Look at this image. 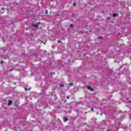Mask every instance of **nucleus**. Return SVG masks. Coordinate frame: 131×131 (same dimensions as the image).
Masks as SVG:
<instances>
[{
    "instance_id": "obj_7",
    "label": "nucleus",
    "mask_w": 131,
    "mask_h": 131,
    "mask_svg": "<svg viewBox=\"0 0 131 131\" xmlns=\"http://www.w3.org/2000/svg\"><path fill=\"white\" fill-rule=\"evenodd\" d=\"M4 62H5V61H4V60H2V61L0 62L1 64H3V63H4Z\"/></svg>"
},
{
    "instance_id": "obj_18",
    "label": "nucleus",
    "mask_w": 131,
    "mask_h": 131,
    "mask_svg": "<svg viewBox=\"0 0 131 131\" xmlns=\"http://www.w3.org/2000/svg\"><path fill=\"white\" fill-rule=\"evenodd\" d=\"M25 91H27V89L25 88Z\"/></svg>"
},
{
    "instance_id": "obj_16",
    "label": "nucleus",
    "mask_w": 131,
    "mask_h": 131,
    "mask_svg": "<svg viewBox=\"0 0 131 131\" xmlns=\"http://www.w3.org/2000/svg\"><path fill=\"white\" fill-rule=\"evenodd\" d=\"M73 6H76V3H73Z\"/></svg>"
},
{
    "instance_id": "obj_3",
    "label": "nucleus",
    "mask_w": 131,
    "mask_h": 131,
    "mask_svg": "<svg viewBox=\"0 0 131 131\" xmlns=\"http://www.w3.org/2000/svg\"><path fill=\"white\" fill-rule=\"evenodd\" d=\"M117 16H119V14L118 13H114L113 14V17H117Z\"/></svg>"
},
{
    "instance_id": "obj_6",
    "label": "nucleus",
    "mask_w": 131,
    "mask_h": 131,
    "mask_svg": "<svg viewBox=\"0 0 131 131\" xmlns=\"http://www.w3.org/2000/svg\"><path fill=\"white\" fill-rule=\"evenodd\" d=\"M68 120V118L65 117V118H64V121H67Z\"/></svg>"
},
{
    "instance_id": "obj_20",
    "label": "nucleus",
    "mask_w": 131,
    "mask_h": 131,
    "mask_svg": "<svg viewBox=\"0 0 131 131\" xmlns=\"http://www.w3.org/2000/svg\"><path fill=\"white\" fill-rule=\"evenodd\" d=\"M82 33H83V31H82Z\"/></svg>"
},
{
    "instance_id": "obj_10",
    "label": "nucleus",
    "mask_w": 131,
    "mask_h": 131,
    "mask_svg": "<svg viewBox=\"0 0 131 131\" xmlns=\"http://www.w3.org/2000/svg\"><path fill=\"white\" fill-rule=\"evenodd\" d=\"M57 42H58V43H60V42H61V40H58L57 41Z\"/></svg>"
},
{
    "instance_id": "obj_11",
    "label": "nucleus",
    "mask_w": 131,
    "mask_h": 131,
    "mask_svg": "<svg viewBox=\"0 0 131 131\" xmlns=\"http://www.w3.org/2000/svg\"><path fill=\"white\" fill-rule=\"evenodd\" d=\"M70 27H71L72 28H73V24H71V25H70Z\"/></svg>"
},
{
    "instance_id": "obj_1",
    "label": "nucleus",
    "mask_w": 131,
    "mask_h": 131,
    "mask_svg": "<svg viewBox=\"0 0 131 131\" xmlns=\"http://www.w3.org/2000/svg\"><path fill=\"white\" fill-rule=\"evenodd\" d=\"M88 90H89V91H91V92H93L94 91V89L92 88L90 86H86Z\"/></svg>"
},
{
    "instance_id": "obj_8",
    "label": "nucleus",
    "mask_w": 131,
    "mask_h": 131,
    "mask_svg": "<svg viewBox=\"0 0 131 131\" xmlns=\"http://www.w3.org/2000/svg\"><path fill=\"white\" fill-rule=\"evenodd\" d=\"M69 85L71 86H72V85H73V83H70L69 84Z\"/></svg>"
},
{
    "instance_id": "obj_21",
    "label": "nucleus",
    "mask_w": 131,
    "mask_h": 131,
    "mask_svg": "<svg viewBox=\"0 0 131 131\" xmlns=\"http://www.w3.org/2000/svg\"><path fill=\"white\" fill-rule=\"evenodd\" d=\"M127 100H128V98H127Z\"/></svg>"
},
{
    "instance_id": "obj_9",
    "label": "nucleus",
    "mask_w": 131,
    "mask_h": 131,
    "mask_svg": "<svg viewBox=\"0 0 131 131\" xmlns=\"http://www.w3.org/2000/svg\"><path fill=\"white\" fill-rule=\"evenodd\" d=\"M71 17L72 18H74V14H72Z\"/></svg>"
},
{
    "instance_id": "obj_13",
    "label": "nucleus",
    "mask_w": 131,
    "mask_h": 131,
    "mask_svg": "<svg viewBox=\"0 0 131 131\" xmlns=\"http://www.w3.org/2000/svg\"><path fill=\"white\" fill-rule=\"evenodd\" d=\"M91 111L94 112V107H92V108H91Z\"/></svg>"
},
{
    "instance_id": "obj_14",
    "label": "nucleus",
    "mask_w": 131,
    "mask_h": 131,
    "mask_svg": "<svg viewBox=\"0 0 131 131\" xmlns=\"http://www.w3.org/2000/svg\"><path fill=\"white\" fill-rule=\"evenodd\" d=\"M46 14L48 15V10H46Z\"/></svg>"
},
{
    "instance_id": "obj_5",
    "label": "nucleus",
    "mask_w": 131,
    "mask_h": 131,
    "mask_svg": "<svg viewBox=\"0 0 131 131\" xmlns=\"http://www.w3.org/2000/svg\"><path fill=\"white\" fill-rule=\"evenodd\" d=\"M33 26L35 28L38 27V24H36V25H33Z\"/></svg>"
},
{
    "instance_id": "obj_17",
    "label": "nucleus",
    "mask_w": 131,
    "mask_h": 131,
    "mask_svg": "<svg viewBox=\"0 0 131 131\" xmlns=\"http://www.w3.org/2000/svg\"><path fill=\"white\" fill-rule=\"evenodd\" d=\"M108 20H110V17H108L107 18Z\"/></svg>"
},
{
    "instance_id": "obj_15",
    "label": "nucleus",
    "mask_w": 131,
    "mask_h": 131,
    "mask_svg": "<svg viewBox=\"0 0 131 131\" xmlns=\"http://www.w3.org/2000/svg\"><path fill=\"white\" fill-rule=\"evenodd\" d=\"M69 98H70V96H68L67 97V99H69Z\"/></svg>"
},
{
    "instance_id": "obj_2",
    "label": "nucleus",
    "mask_w": 131,
    "mask_h": 131,
    "mask_svg": "<svg viewBox=\"0 0 131 131\" xmlns=\"http://www.w3.org/2000/svg\"><path fill=\"white\" fill-rule=\"evenodd\" d=\"M13 104V101L12 100H9L8 101V105L9 106H11V105H12Z\"/></svg>"
},
{
    "instance_id": "obj_4",
    "label": "nucleus",
    "mask_w": 131,
    "mask_h": 131,
    "mask_svg": "<svg viewBox=\"0 0 131 131\" xmlns=\"http://www.w3.org/2000/svg\"><path fill=\"white\" fill-rule=\"evenodd\" d=\"M59 86L60 88H64L65 86V85H64V84H59Z\"/></svg>"
},
{
    "instance_id": "obj_19",
    "label": "nucleus",
    "mask_w": 131,
    "mask_h": 131,
    "mask_svg": "<svg viewBox=\"0 0 131 131\" xmlns=\"http://www.w3.org/2000/svg\"><path fill=\"white\" fill-rule=\"evenodd\" d=\"M51 75H52V74H53V73H51Z\"/></svg>"
},
{
    "instance_id": "obj_12",
    "label": "nucleus",
    "mask_w": 131,
    "mask_h": 131,
    "mask_svg": "<svg viewBox=\"0 0 131 131\" xmlns=\"http://www.w3.org/2000/svg\"><path fill=\"white\" fill-rule=\"evenodd\" d=\"M100 38H103V37H102V36H99V37H98V39H100Z\"/></svg>"
}]
</instances>
